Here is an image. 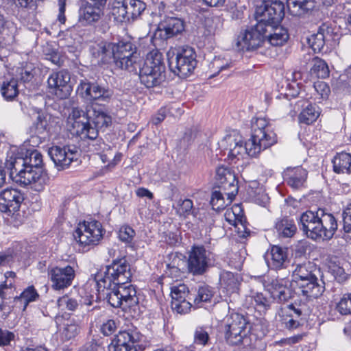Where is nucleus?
<instances>
[{"instance_id": "nucleus-1", "label": "nucleus", "mask_w": 351, "mask_h": 351, "mask_svg": "<svg viewBox=\"0 0 351 351\" xmlns=\"http://www.w3.org/2000/svg\"><path fill=\"white\" fill-rule=\"evenodd\" d=\"M285 16V5L280 0L264 1L255 12L257 21L256 25L240 32L236 39L239 50L250 51L261 46L266 41V21L282 20Z\"/></svg>"}, {"instance_id": "nucleus-2", "label": "nucleus", "mask_w": 351, "mask_h": 351, "mask_svg": "<svg viewBox=\"0 0 351 351\" xmlns=\"http://www.w3.org/2000/svg\"><path fill=\"white\" fill-rule=\"evenodd\" d=\"M267 125L265 118L253 119L251 138L243 143L239 134L234 131L219 143L221 151L223 154H260L276 142L275 134L268 131Z\"/></svg>"}, {"instance_id": "nucleus-3", "label": "nucleus", "mask_w": 351, "mask_h": 351, "mask_svg": "<svg viewBox=\"0 0 351 351\" xmlns=\"http://www.w3.org/2000/svg\"><path fill=\"white\" fill-rule=\"evenodd\" d=\"M5 165L21 186H30L32 190L41 192L49 184V178L43 167V155H25V158L7 155Z\"/></svg>"}, {"instance_id": "nucleus-4", "label": "nucleus", "mask_w": 351, "mask_h": 351, "mask_svg": "<svg viewBox=\"0 0 351 351\" xmlns=\"http://www.w3.org/2000/svg\"><path fill=\"white\" fill-rule=\"evenodd\" d=\"M111 123V117L100 109L91 108L84 112L73 108L67 117L66 128L73 136L94 140L99 132H104Z\"/></svg>"}, {"instance_id": "nucleus-5", "label": "nucleus", "mask_w": 351, "mask_h": 351, "mask_svg": "<svg viewBox=\"0 0 351 351\" xmlns=\"http://www.w3.org/2000/svg\"><path fill=\"white\" fill-rule=\"evenodd\" d=\"M134 49L131 42L121 40L117 43L101 42L93 45L90 51L99 64L133 71L136 65L135 60L132 58Z\"/></svg>"}, {"instance_id": "nucleus-6", "label": "nucleus", "mask_w": 351, "mask_h": 351, "mask_svg": "<svg viewBox=\"0 0 351 351\" xmlns=\"http://www.w3.org/2000/svg\"><path fill=\"white\" fill-rule=\"evenodd\" d=\"M301 229L308 238L314 241H328L332 238L337 230L335 217L319 208L316 213L307 210L300 218Z\"/></svg>"}, {"instance_id": "nucleus-7", "label": "nucleus", "mask_w": 351, "mask_h": 351, "mask_svg": "<svg viewBox=\"0 0 351 351\" xmlns=\"http://www.w3.org/2000/svg\"><path fill=\"white\" fill-rule=\"evenodd\" d=\"M132 58L136 64L135 70L128 71L138 73L141 84L147 88L159 86L165 81V65L162 54L159 51L152 50L149 52L143 62L135 52Z\"/></svg>"}, {"instance_id": "nucleus-8", "label": "nucleus", "mask_w": 351, "mask_h": 351, "mask_svg": "<svg viewBox=\"0 0 351 351\" xmlns=\"http://www.w3.org/2000/svg\"><path fill=\"white\" fill-rule=\"evenodd\" d=\"M237 180L228 169L219 167L216 171L215 186L210 204L215 210H223L230 204L238 193Z\"/></svg>"}, {"instance_id": "nucleus-9", "label": "nucleus", "mask_w": 351, "mask_h": 351, "mask_svg": "<svg viewBox=\"0 0 351 351\" xmlns=\"http://www.w3.org/2000/svg\"><path fill=\"white\" fill-rule=\"evenodd\" d=\"M168 62L170 71L180 77L191 75L197 66L196 54L193 48L183 46L177 49L176 53L169 56Z\"/></svg>"}, {"instance_id": "nucleus-10", "label": "nucleus", "mask_w": 351, "mask_h": 351, "mask_svg": "<svg viewBox=\"0 0 351 351\" xmlns=\"http://www.w3.org/2000/svg\"><path fill=\"white\" fill-rule=\"evenodd\" d=\"M187 269L193 276L205 274L214 263V254L202 245H194L189 251Z\"/></svg>"}, {"instance_id": "nucleus-11", "label": "nucleus", "mask_w": 351, "mask_h": 351, "mask_svg": "<svg viewBox=\"0 0 351 351\" xmlns=\"http://www.w3.org/2000/svg\"><path fill=\"white\" fill-rule=\"evenodd\" d=\"M104 230L101 223L97 220L84 221L79 223L73 232L74 239L83 247L94 246L103 237Z\"/></svg>"}, {"instance_id": "nucleus-12", "label": "nucleus", "mask_w": 351, "mask_h": 351, "mask_svg": "<svg viewBox=\"0 0 351 351\" xmlns=\"http://www.w3.org/2000/svg\"><path fill=\"white\" fill-rule=\"evenodd\" d=\"M145 8L146 4L141 0H115L111 13L117 22L130 23L140 16Z\"/></svg>"}, {"instance_id": "nucleus-13", "label": "nucleus", "mask_w": 351, "mask_h": 351, "mask_svg": "<svg viewBox=\"0 0 351 351\" xmlns=\"http://www.w3.org/2000/svg\"><path fill=\"white\" fill-rule=\"evenodd\" d=\"M106 3L84 1L77 11V23L72 26L74 30L80 27H95L104 16Z\"/></svg>"}, {"instance_id": "nucleus-14", "label": "nucleus", "mask_w": 351, "mask_h": 351, "mask_svg": "<svg viewBox=\"0 0 351 351\" xmlns=\"http://www.w3.org/2000/svg\"><path fill=\"white\" fill-rule=\"evenodd\" d=\"M97 281H105L108 285L126 284L130 281V265L125 258L116 259L106 267L104 275L97 276Z\"/></svg>"}, {"instance_id": "nucleus-15", "label": "nucleus", "mask_w": 351, "mask_h": 351, "mask_svg": "<svg viewBox=\"0 0 351 351\" xmlns=\"http://www.w3.org/2000/svg\"><path fill=\"white\" fill-rule=\"evenodd\" d=\"M47 87L50 93L61 99L69 97L73 90L70 73L66 69L53 72L47 79Z\"/></svg>"}, {"instance_id": "nucleus-16", "label": "nucleus", "mask_w": 351, "mask_h": 351, "mask_svg": "<svg viewBox=\"0 0 351 351\" xmlns=\"http://www.w3.org/2000/svg\"><path fill=\"white\" fill-rule=\"evenodd\" d=\"M143 335L136 328L119 331L108 346L110 351H138L137 346Z\"/></svg>"}, {"instance_id": "nucleus-17", "label": "nucleus", "mask_w": 351, "mask_h": 351, "mask_svg": "<svg viewBox=\"0 0 351 351\" xmlns=\"http://www.w3.org/2000/svg\"><path fill=\"white\" fill-rule=\"evenodd\" d=\"M288 281L284 279L267 277L263 280V287L268 291L274 301L285 303L293 297V287L288 285Z\"/></svg>"}, {"instance_id": "nucleus-18", "label": "nucleus", "mask_w": 351, "mask_h": 351, "mask_svg": "<svg viewBox=\"0 0 351 351\" xmlns=\"http://www.w3.org/2000/svg\"><path fill=\"white\" fill-rule=\"evenodd\" d=\"M185 29L183 19L171 15H167L159 23L154 33V38L167 40L181 34Z\"/></svg>"}, {"instance_id": "nucleus-19", "label": "nucleus", "mask_w": 351, "mask_h": 351, "mask_svg": "<svg viewBox=\"0 0 351 351\" xmlns=\"http://www.w3.org/2000/svg\"><path fill=\"white\" fill-rule=\"evenodd\" d=\"M171 308L179 314L188 313L193 305L189 300V288L184 284H179L171 287Z\"/></svg>"}, {"instance_id": "nucleus-20", "label": "nucleus", "mask_w": 351, "mask_h": 351, "mask_svg": "<svg viewBox=\"0 0 351 351\" xmlns=\"http://www.w3.org/2000/svg\"><path fill=\"white\" fill-rule=\"evenodd\" d=\"M51 287L54 290H63L71 285L75 274L74 269L70 266L53 267L48 270Z\"/></svg>"}, {"instance_id": "nucleus-21", "label": "nucleus", "mask_w": 351, "mask_h": 351, "mask_svg": "<svg viewBox=\"0 0 351 351\" xmlns=\"http://www.w3.org/2000/svg\"><path fill=\"white\" fill-rule=\"evenodd\" d=\"M24 200V194L15 188H6L0 192V211L15 213Z\"/></svg>"}, {"instance_id": "nucleus-22", "label": "nucleus", "mask_w": 351, "mask_h": 351, "mask_svg": "<svg viewBox=\"0 0 351 351\" xmlns=\"http://www.w3.org/2000/svg\"><path fill=\"white\" fill-rule=\"evenodd\" d=\"M77 92L82 97L88 100L106 101L112 95V91L109 88L86 80H81L77 87Z\"/></svg>"}, {"instance_id": "nucleus-23", "label": "nucleus", "mask_w": 351, "mask_h": 351, "mask_svg": "<svg viewBox=\"0 0 351 351\" xmlns=\"http://www.w3.org/2000/svg\"><path fill=\"white\" fill-rule=\"evenodd\" d=\"M292 286L300 297L306 298H317L322 295L325 290L324 282L318 276L305 282L301 281Z\"/></svg>"}, {"instance_id": "nucleus-24", "label": "nucleus", "mask_w": 351, "mask_h": 351, "mask_svg": "<svg viewBox=\"0 0 351 351\" xmlns=\"http://www.w3.org/2000/svg\"><path fill=\"white\" fill-rule=\"evenodd\" d=\"M99 300H106L114 308H121L123 310V302L120 297V293L116 285H108L104 281H97Z\"/></svg>"}, {"instance_id": "nucleus-25", "label": "nucleus", "mask_w": 351, "mask_h": 351, "mask_svg": "<svg viewBox=\"0 0 351 351\" xmlns=\"http://www.w3.org/2000/svg\"><path fill=\"white\" fill-rule=\"evenodd\" d=\"M281 21L265 22L267 25L266 41L273 46L283 45L289 38L287 29L279 25Z\"/></svg>"}, {"instance_id": "nucleus-26", "label": "nucleus", "mask_w": 351, "mask_h": 351, "mask_svg": "<svg viewBox=\"0 0 351 351\" xmlns=\"http://www.w3.org/2000/svg\"><path fill=\"white\" fill-rule=\"evenodd\" d=\"M117 289L120 297L123 302V311L125 312H134L136 313L138 310V298L136 295V291L132 285L118 284Z\"/></svg>"}, {"instance_id": "nucleus-27", "label": "nucleus", "mask_w": 351, "mask_h": 351, "mask_svg": "<svg viewBox=\"0 0 351 351\" xmlns=\"http://www.w3.org/2000/svg\"><path fill=\"white\" fill-rule=\"evenodd\" d=\"M269 267L274 270H280L287 267L289 263L287 248L274 245L270 252Z\"/></svg>"}, {"instance_id": "nucleus-28", "label": "nucleus", "mask_w": 351, "mask_h": 351, "mask_svg": "<svg viewBox=\"0 0 351 351\" xmlns=\"http://www.w3.org/2000/svg\"><path fill=\"white\" fill-rule=\"evenodd\" d=\"M274 229L280 239L291 238L297 232L295 221L289 217L277 219L275 222Z\"/></svg>"}, {"instance_id": "nucleus-29", "label": "nucleus", "mask_w": 351, "mask_h": 351, "mask_svg": "<svg viewBox=\"0 0 351 351\" xmlns=\"http://www.w3.org/2000/svg\"><path fill=\"white\" fill-rule=\"evenodd\" d=\"M213 297V289L208 285H200L191 291L189 290V300H191L197 308L202 307L204 302H210Z\"/></svg>"}, {"instance_id": "nucleus-30", "label": "nucleus", "mask_w": 351, "mask_h": 351, "mask_svg": "<svg viewBox=\"0 0 351 351\" xmlns=\"http://www.w3.org/2000/svg\"><path fill=\"white\" fill-rule=\"evenodd\" d=\"M285 177L291 187L298 189L304 186L307 178V171L301 167H289L285 171Z\"/></svg>"}, {"instance_id": "nucleus-31", "label": "nucleus", "mask_w": 351, "mask_h": 351, "mask_svg": "<svg viewBox=\"0 0 351 351\" xmlns=\"http://www.w3.org/2000/svg\"><path fill=\"white\" fill-rule=\"evenodd\" d=\"M251 326L243 328L223 331L224 338L229 345L235 346L239 344H246L249 343V335Z\"/></svg>"}, {"instance_id": "nucleus-32", "label": "nucleus", "mask_w": 351, "mask_h": 351, "mask_svg": "<svg viewBox=\"0 0 351 351\" xmlns=\"http://www.w3.org/2000/svg\"><path fill=\"white\" fill-rule=\"evenodd\" d=\"M279 322L288 330L298 328L300 326L299 318L301 317H295V313L290 311L289 308L280 307L278 311Z\"/></svg>"}, {"instance_id": "nucleus-33", "label": "nucleus", "mask_w": 351, "mask_h": 351, "mask_svg": "<svg viewBox=\"0 0 351 351\" xmlns=\"http://www.w3.org/2000/svg\"><path fill=\"white\" fill-rule=\"evenodd\" d=\"M224 322L223 331L251 326L250 323L243 315L237 313L227 315L224 319Z\"/></svg>"}, {"instance_id": "nucleus-34", "label": "nucleus", "mask_w": 351, "mask_h": 351, "mask_svg": "<svg viewBox=\"0 0 351 351\" xmlns=\"http://www.w3.org/2000/svg\"><path fill=\"white\" fill-rule=\"evenodd\" d=\"M287 5L293 16H300L314 8L311 0H287Z\"/></svg>"}, {"instance_id": "nucleus-35", "label": "nucleus", "mask_w": 351, "mask_h": 351, "mask_svg": "<svg viewBox=\"0 0 351 351\" xmlns=\"http://www.w3.org/2000/svg\"><path fill=\"white\" fill-rule=\"evenodd\" d=\"M298 298L295 301L285 306L284 308H289L290 311L295 313V317H303L306 315L309 312L308 302L312 301L314 298Z\"/></svg>"}, {"instance_id": "nucleus-36", "label": "nucleus", "mask_w": 351, "mask_h": 351, "mask_svg": "<svg viewBox=\"0 0 351 351\" xmlns=\"http://www.w3.org/2000/svg\"><path fill=\"white\" fill-rule=\"evenodd\" d=\"M310 72L311 75L322 79L328 77L330 75V70L328 64L325 60L318 57L313 58L312 67Z\"/></svg>"}, {"instance_id": "nucleus-37", "label": "nucleus", "mask_w": 351, "mask_h": 351, "mask_svg": "<svg viewBox=\"0 0 351 351\" xmlns=\"http://www.w3.org/2000/svg\"><path fill=\"white\" fill-rule=\"evenodd\" d=\"M332 162L336 173H350L351 172V155H335Z\"/></svg>"}, {"instance_id": "nucleus-38", "label": "nucleus", "mask_w": 351, "mask_h": 351, "mask_svg": "<svg viewBox=\"0 0 351 351\" xmlns=\"http://www.w3.org/2000/svg\"><path fill=\"white\" fill-rule=\"evenodd\" d=\"M313 271H317L315 265L310 261H304L302 263H295V269L292 272V279L293 280H300L302 277L307 276Z\"/></svg>"}, {"instance_id": "nucleus-39", "label": "nucleus", "mask_w": 351, "mask_h": 351, "mask_svg": "<svg viewBox=\"0 0 351 351\" xmlns=\"http://www.w3.org/2000/svg\"><path fill=\"white\" fill-rule=\"evenodd\" d=\"M81 330L80 326L75 320H68L64 324L60 331V338L63 341H67L74 339L78 335Z\"/></svg>"}, {"instance_id": "nucleus-40", "label": "nucleus", "mask_w": 351, "mask_h": 351, "mask_svg": "<svg viewBox=\"0 0 351 351\" xmlns=\"http://www.w3.org/2000/svg\"><path fill=\"white\" fill-rule=\"evenodd\" d=\"M319 116V112L315 106L308 104L299 115L300 123L310 125L315 122Z\"/></svg>"}, {"instance_id": "nucleus-41", "label": "nucleus", "mask_w": 351, "mask_h": 351, "mask_svg": "<svg viewBox=\"0 0 351 351\" xmlns=\"http://www.w3.org/2000/svg\"><path fill=\"white\" fill-rule=\"evenodd\" d=\"M35 74V67L33 64L25 62L16 71V76L23 82H28L32 80Z\"/></svg>"}, {"instance_id": "nucleus-42", "label": "nucleus", "mask_w": 351, "mask_h": 351, "mask_svg": "<svg viewBox=\"0 0 351 351\" xmlns=\"http://www.w3.org/2000/svg\"><path fill=\"white\" fill-rule=\"evenodd\" d=\"M326 38L324 30L320 28L308 38V43L315 52H320L325 45Z\"/></svg>"}, {"instance_id": "nucleus-43", "label": "nucleus", "mask_w": 351, "mask_h": 351, "mask_svg": "<svg viewBox=\"0 0 351 351\" xmlns=\"http://www.w3.org/2000/svg\"><path fill=\"white\" fill-rule=\"evenodd\" d=\"M221 285L227 291L234 292L238 289L237 277L232 272L223 273L220 278Z\"/></svg>"}, {"instance_id": "nucleus-44", "label": "nucleus", "mask_w": 351, "mask_h": 351, "mask_svg": "<svg viewBox=\"0 0 351 351\" xmlns=\"http://www.w3.org/2000/svg\"><path fill=\"white\" fill-rule=\"evenodd\" d=\"M1 90L4 98L6 99H14L19 93L17 80L12 78L10 80L3 81Z\"/></svg>"}, {"instance_id": "nucleus-45", "label": "nucleus", "mask_w": 351, "mask_h": 351, "mask_svg": "<svg viewBox=\"0 0 351 351\" xmlns=\"http://www.w3.org/2000/svg\"><path fill=\"white\" fill-rule=\"evenodd\" d=\"M38 294L33 286L28 287L25 289L19 296H16L14 298L15 302H23L24 303L25 310L28 305V304L31 302L35 301L38 298Z\"/></svg>"}, {"instance_id": "nucleus-46", "label": "nucleus", "mask_w": 351, "mask_h": 351, "mask_svg": "<svg viewBox=\"0 0 351 351\" xmlns=\"http://www.w3.org/2000/svg\"><path fill=\"white\" fill-rule=\"evenodd\" d=\"M210 341V335L208 328L197 326L194 331V343L197 345L205 346Z\"/></svg>"}, {"instance_id": "nucleus-47", "label": "nucleus", "mask_w": 351, "mask_h": 351, "mask_svg": "<svg viewBox=\"0 0 351 351\" xmlns=\"http://www.w3.org/2000/svg\"><path fill=\"white\" fill-rule=\"evenodd\" d=\"M58 306L62 310L71 311H75L79 306V302L76 298L65 295L58 298L57 301Z\"/></svg>"}, {"instance_id": "nucleus-48", "label": "nucleus", "mask_w": 351, "mask_h": 351, "mask_svg": "<svg viewBox=\"0 0 351 351\" xmlns=\"http://www.w3.org/2000/svg\"><path fill=\"white\" fill-rule=\"evenodd\" d=\"M50 158L53 160L55 165L58 170L64 169L69 166V165L76 161L77 158L73 157H68V155H49Z\"/></svg>"}, {"instance_id": "nucleus-49", "label": "nucleus", "mask_w": 351, "mask_h": 351, "mask_svg": "<svg viewBox=\"0 0 351 351\" xmlns=\"http://www.w3.org/2000/svg\"><path fill=\"white\" fill-rule=\"evenodd\" d=\"M337 311L343 315H351V293L343 295L337 305Z\"/></svg>"}, {"instance_id": "nucleus-50", "label": "nucleus", "mask_w": 351, "mask_h": 351, "mask_svg": "<svg viewBox=\"0 0 351 351\" xmlns=\"http://www.w3.org/2000/svg\"><path fill=\"white\" fill-rule=\"evenodd\" d=\"M231 62H228L224 59L220 58H215L210 64V69L213 72V74L211 75L210 77H214L216 73H219L220 71L229 68Z\"/></svg>"}, {"instance_id": "nucleus-51", "label": "nucleus", "mask_w": 351, "mask_h": 351, "mask_svg": "<svg viewBox=\"0 0 351 351\" xmlns=\"http://www.w3.org/2000/svg\"><path fill=\"white\" fill-rule=\"evenodd\" d=\"M16 255L17 252L13 247H9L0 253V266H6L13 263Z\"/></svg>"}, {"instance_id": "nucleus-52", "label": "nucleus", "mask_w": 351, "mask_h": 351, "mask_svg": "<svg viewBox=\"0 0 351 351\" xmlns=\"http://www.w3.org/2000/svg\"><path fill=\"white\" fill-rule=\"evenodd\" d=\"M252 298L256 306L259 308L261 311L267 310L270 307V299L265 297L262 293H255Z\"/></svg>"}, {"instance_id": "nucleus-53", "label": "nucleus", "mask_w": 351, "mask_h": 351, "mask_svg": "<svg viewBox=\"0 0 351 351\" xmlns=\"http://www.w3.org/2000/svg\"><path fill=\"white\" fill-rule=\"evenodd\" d=\"M135 235L134 230L130 226H122L119 232L118 237L119 239L126 243H130L132 241Z\"/></svg>"}, {"instance_id": "nucleus-54", "label": "nucleus", "mask_w": 351, "mask_h": 351, "mask_svg": "<svg viewBox=\"0 0 351 351\" xmlns=\"http://www.w3.org/2000/svg\"><path fill=\"white\" fill-rule=\"evenodd\" d=\"M98 155L99 158L104 164V167L108 169L113 168L118 162L121 161V155Z\"/></svg>"}, {"instance_id": "nucleus-55", "label": "nucleus", "mask_w": 351, "mask_h": 351, "mask_svg": "<svg viewBox=\"0 0 351 351\" xmlns=\"http://www.w3.org/2000/svg\"><path fill=\"white\" fill-rule=\"evenodd\" d=\"M117 325L115 320L112 319H106L103 321L100 326V332L104 336H109L114 333L117 330Z\"/></svg>"}, {"instance_id": "nucleus-56", "label": "nucleus", "mask_w": 351, "mask_h": 351, "mask_svg": "<svg viewBox=\"0 0 351 351\" xmlns=\"http://www.w3.org/2000/svg\"><path fill=\"white\" fill-rule=\"evenodd\" d=\"M80 351H106L101 339H93L86 343Z\"/></svg>"}, {"instance_id": "nucleus-57", "label": "nucleus", "mask_w": 351, "mask_h": 351, "mask_svg": "<svg viewBox=\"0 0 351 351\" xmlns=\"http://www.w3.org/2000/svg\"><path fill=\"white\" fill-rule=\"evenodd\" d=\"M313 88L315 92L320 96L321 99H326L328 98L330 89L328 85L322 81H317L314 83Z\"/></svg>"}, {"instance_id": "nucleus-58", "label": "nucleus", "mask_w": 351, "mask_h": 351, "mask_svg": "<svg viewBox=\"0 0 351 351\" xmlns=\"http://www.w3.org/2000/svg\"><path fill=\"white\" fill-rule=\"evenodd\" d=\"M193 203L189 199H185L179 205L178 213L182 216L186 217L193 213Z\"/></svg>"}, {"instance_id": "nucleus-59", "label": "nucleus", "mask_w": 351, "mask_h": 351, "mask_svg": "<svg viewBox=\"0 0 351 351\" xmlns=\"http://www.w3.org/2000/svg\"><path fill=\"white\" fill-rule=\"evenodd\" d=\"M53 152H56V154H76L77 150L74 146L71 145H64L63 147L60 146H53L51 147L48 152V154H53Z\"/></svg>"}, {"instance_id": "nucleus-60", "label": "nucleus", "mask_w": 351, "mask_h": 351, "mask_svg": "<svg viewBox=\"0 0 351 351\" xmlns=\"http://www.w3.org/2000/svg\"><path fill=\"white\" fill-rule=\"evenodd\" d=\"M35 126L38 133L46 131L49 126L47 116L38 114L35 121Z\"/></svg>"}, {"instance_id": "nucleus-61", "label": "nucleus", "mask_w": 351, "mask_h": 351, "mask_svg": "<svg viewBox=\"0 0 351 351\" xmlns=\"http://www.w3.org/2000/svg\"><path fill=\"white\" fill-rule=\"evenodd\" d=\"M343 228L346 232H351V203L343 212Z\"/></svg>"}, {"instance_id": "nucleus-62", "label": "nucleus", "mask_w": 351, "mask_h": 351, "mask_svg": "<svg viewBox=\"0 0 351 351\" xmlns=\"http://www.w3.org/2000/svg\"><path fill=\"white\" fill-rule=\"evenodd\" d=\"M196 137V133L192 130H187L180 141V146L185 149Z\"/></svg>"}, {"instance_id": "nucleus-63", "label": "nucleus", "mask_w": 351, "mask_h": 351, "mask_svg": "<svg viewBox=\"0 0 351 351\" xmlns=\"http://www.w3.org/2000/svg\"><path fill=\"white\" fill-rule=\"evenodd\" d=\"M14 335L8 330L0 328V346H5L10 343L14 339Z\"/></svg>"}, {"instance_id": "nucleus-64", "label": "nucleus", "mask_w": 351, "mask_h": 351, "mask_svg": "<svg viewBox=\"0 0 351 351\" xmlns=\"http://www.w3.org/2000/svg\"><path fill=\"white\" fill-rule=\"evenodd\" d=\"M331 273L338 282H343L347 278L344 269L338 265H334L330 268Z\"/></svg>"}]
</instances>
